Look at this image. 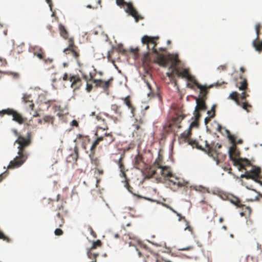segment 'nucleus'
Here are the masks:
<instances>
[{
  "label": "nucleus",
  "instance_id": "nucleus-1",
  "mask_svg": "<svg viewBox=\"0 0 262 262\" xmlns=\"http://www.w3.org/2000/svg\"><path fill=\"white\" fill-rule=\"evenodd\" d=\"M13 132L16 136H18L15 143L18 144L17 147L18 151L17 156L13 160L11 161L9 165H8V169L18 168L25 163L28 157V154L26 150V148L31 143V134L30 133H28L27 136L25 137L18 135L16 129H13Z\"/></svg>",
  "mask_w": 262,
  "mask_h": 262
},
{
  "label": "nucleus",
  "instance_id": "nucleus-2",
  "mask_svg": "<svg viewBox=\"0 0 262 262\" xmlns=\"http://www.w3.org/2000/svg\"><path fill=\"white\" fill-rule=\"evenodd\" d=\"M189 144L193 147L195 146L196 148L204 151L209 157H211L215 161L217 165L223 162L226 159V154L222 153L220 150L222 147V145L218 143L213 142L209 144L207 141H205V148L200 145L195 140L189 141Z\"/></svg>",
  "mask_w": 262,
  "mask_h": 262
},
{
  "label": "nucleus",
  "instance_id": "nucleus-3",
  "mask_svg": "<svg viewBox=\"0 0 262 262\" xmlns=\"http://www.w3.org/2000/svg\"><path fill=\"white\" fill-rule=\"evenodd\" d=\"M158 37H151L147 35H144L142 37V43L143 45H146V48L148 50V51L144 54V57L145 59H147L150 54L154 53L156 54V62L158 63L160 66L166 67L167 60L165 56L163 54L159 53L158 50L156 49V47L157 45L156 39H158Z\"/></svg>",
  "mask_w": 262,
  "mask_h": 262
},
{
  "label": "nucleus",
  "instance_id": "nucleus-4",
  "mask_svg": "<svg viewBox=\"0 0 262 262\" xmlns=\"http://www.w3.org/2000/svg\"><path fill=\"white\" fill-rule=\"evenodd\" d=\"M108 127L106 126L105 127L102 128L101 127H98L95 134L97 137L96 139L93 142L91 147V150H95L97 146L100 142H102L104 146H107L114 142L115 140V138L111 132L107 133V130Z\"/></svg>",
  "mask_w": 262,
  "mask_h": 262
},
{
  "label": "nucleus",
  "instance_id": "nucleus-5",
  "mask_svg": "<svg viewBox=\"0 0 262 262\" xmlns=\"http://www.w3.org/2000/svg\"><path fill=\"white\" fill-rule=\"evenodd\" d=\"M228 138L232 144L229 149L230 159L233 161V165L237 166L238 170L241 171L242 168H245L246 166L250 165V161L248 159H237V157L239 156V152L236 150V146L234 143V138L229 132H228Z\"/></svg>",
  "mask_w": 262,
  "mask_h": 262
},
{
  "label": "nucleus",
  "instance_id": "nucleus-6",
  "mask_svg": "<svg viewBox=\"0 0 262 262\" xmlns=\"http://www.w3.org/2000/svg\"><path fill=\"white\" fill-rule=\"evenodd\" d=\"M65 202L61 201L60 204L57 205V208L55 210L56 212L54 216L55 226L62 227L65 223V219L68 216L69 211L64 206Z\"/></svg>",
  "mask_w": 262,
  "mask_h": 262
},
{
  "label": "nucleus",
  "instance_id": "nucleus-7",
  "mask_svg": "<svg viewBox=\"0 0 262 262\" xmlns=\"http://www.w3.org/2000/svg\"><path fill=\"white\" fill-rule=\"evenodd\" d=\"M243 169L245 170L246 171L244 174L241 176V178H245L247 179H251L256 182H259L257 179L259 178V174L261 172L260 168L253 166L250 163V165L246 166L245 168H242L241 171Z\"/></svg>",
  "mask_w": 262,
  "mask_h": 262
},
{
  "label": "nucleus",
  "instance_id": "nucleus-8",
  "mask_svg": "<svg viewBox=\"0 0 262 262\" xmlns=\"http://www.w3.org/2000/svg\"><path fill=\"white\" fill-rule=\"evenodd\" d=\"M5 115L12 116V120L19 124H23L27 121L26 117H23L21 114L12 108H8L0 111L1 117H3Z\"/></svg>",
  "mask_w": 262,
  "mask_h": 262
},
{
  "label": "nucleus",
  "instance_id": "nucleus-9",
  "mask_svg": "<svg viewBox=\"0 0 262 262\" xmlns=\"http://www.w3.org/2000/svg\"><path fill=\"white\" fill-rule=\"evenodd\" d=\"M116 4L121 7H123L125 5L126 6L125 9V12L134 17L136 22H138L139 19L143 18L138 15V12L134 8L132 3H126L124 0H116Z\"/></svg>",
  "mask_w": 262,
  "mask_h": 262
},
{
  "label": "nucleus",
  "instance_id": "nucleus-10",
  "mask_svg": "<svg viewBox=\"0 0 262 262\" xmlns=\"http://www.w3.org/2000/svg\"><path fill=\"white\" fill-rule=\"evenodd\" d=\"M69 45L68 47L63 50V53L66 54L71 55L77 61L79 66L80 64L79 62V50L77 46L74 45V41L73 38H70L68 40Z\"/></svg>",
  "mask_w": 262,
  "mask_h": 262
},
{
  "label": "nucleus",
  "instance_id": "nucleus-11",
  "mask_svg": "<svg viewBox=\"0 0 262 262\" xmlns=\"http://www.w3.org/2000/svg\"><path fill=\"white\" fill-rule=\"evenodd\" d=\"M238 96V94L237 92H233L230 94L229 98L234 100L237 105L242 107V108L246 110L247 112H249L250 111L249 108H251L252 106L250 104H249L247 101L243 102H240Z\"/></svg>",
  "mask_w": 262,
  "mask_h": 262
},
{
  "label": "nucleus",
  "instance_id": "nucleus-12",
  "mask_svg": "<svg viewBox=\"0 0 262 262\" xmlns=\"http://www.w3.org/2000/svg\"><path fill=\"white\" fill-rule=\"evenodd\" d=\"M113 80V78L112 77L107 81H104L102 79H94L93 83H95L96 87L101 88L106 91L111 86Z\"/></svg>",
  "mask_w": 262,
  "mask_h": 262
},
{
  "label": "nucleus",
  "instance_id": "nucleus-13",
  "mask_svg": "<svg viewBox=\"0 0 262 262\" xmlns=\"http://www.w3.org/2000/svg\"><path fill=\"white\" fill-rule=\"evenodd\" d=\"M225 83V82H222V83L216 82L214 84L215 86H220L222 84ZM214 84H212L209 85L208 87H207L205 85H202L200 83H195V86H197L198 89L200 90V98H204V99H206V95L208 94L207 88H212Z\"/></svg>",
  "mask_w": 262,
  "mask_h": 262
},
{
  "label": "nucleus",
  "instance_id": "nucleus-14",
  "mask_svg": "<svg viewBox=\"0 0 262 262\" xmlns=\"http://www.w3.org/2000/svg\"><path fill=\"white\" fill-rule=\"evenodd\" d=\"M69 81L71 82V87L74 90L79 89L82 85L81 79L78 75L70 74Z\"/></svg>",
  "mask_w": 262,
  "mask_h": 262
},
{
  "label": "nucleus",
  "instance_id": "nucleus-15",
  "mask_svg": "<svg viewBox=\"0 0 262 262\" xmlns=\"http://www.w3.org/2000/svg\"><path fill=\"white\" fill-rule=\"evenodd\" d=\"M133 162L135 167L139 169L144 167L145 165L142 156L139 154L135 156Z\"/></svg>",
  "mask_w": 262,
  "mask_h": 262
},
{
  "label": "nucleus",
  "instance_id": "nucleus-16",
  "mask_svg": "<svg viewBox=\"0 0 262 262\" xmlns=\"http://www.w3.org/2000/svg\"><path fill=\"white\" fill-rule=\"evenodd\" d=\"M43 61V66L46 70L50 71L54 70L55 66L54 63V59L52 58H45L42 59Z\"/></svg>",
  "mask_w": 262,
  "mask_h": 262
},
{
  "label": "nucleus",
  "instance_id": "nucleus-17",
  "mask_svg": "<svg viewBox=\"0 0 262 262\" xmlns=\"http://www.w3.org/2000/svg\"><path fill=\"white\" fill-rule=\"evenodd\" d=\"M121 99L123 100L124 103L128 107V109L130 110L132 117H134L135 116L136 108L131 102L130 96H128Z\"/></svg>",
  "mask_w": 262,
  "mask_h": 262
},
{
  "label": "nucleus",
  "instance_id": "nucleus-18",
  "mask_svg": "<svg viewBox=\"0 0 262 262\" xmlns=\"http://www.w3.org/2000/svg\"><path fill=\"white\" fill-rule=\"evenodd\" d=\"M204 98H197L196 99V105L195 107V111H205L207 108Z\"/></svg>",
  "mask_w": 262,
  "mask_h": 262
},
{
  "label": "nucleus",
  "instance_id": "nucleus-19",
  "mask_svg": "<svg viewBox=\"0 0 262 262\" xmlns=\"http://www.w3.org/2000/svg\"><path fill=\"white\" fill-rule=\"evenodd\" d=\"M165 57L167 60V62L169 60L171 61L172 63L171 66H178V65L180 62V60L179 59V56L178 54H169L167 56H165Z\"/></svg>",
  "mask_w": 262,
  "mask_h": 262
},
{
  "label": "nucleus",
  "instance_id": "nucleus-20",
  "mask_svg": "<svg viewBox=\"0 0 262 262\" xmlns=\"http://www.w3.org/2000/svg\"><path fill=\"white\" fill-rule=\"evenodd\" d=\"M33 52L35 56H36L40 59L42 60L45 58V53L40 47L35 46L33 48Z\"/></svg>",
  "mask_w": 262,
  "mask_h": 262
},
{
  "label": "nucleus",
  "instance_id": "nucleus-21",
  "mask_svg": "<svg viewBox=\"0 0 262 262\" xmlns=\"http://www.w3.org/2000/svg\"><path fill=\"white\" fill-rule=\"evenodd\" d=\"M160 173L163 177H172V173L168 166H162Z\"/></svg>",
  "mask_w": 262,
  "mask_h": 262
},
{
  "label": "nucleus",
  "instance_id": "nucleus-22",
  "mask_svg": "<svg viewBox=\"0 0 262 262\" xmlns=\"http://www.w3.org/2000/svg\"><path fill=\"white\" fill-rule=\"evenodd\" d=\"M240 78L242 80V81L238 82L236 84V86L238 88L239 90H245L247 88L248 83L245 78H243L242 76Z\"/></svg>",
  "mask_w": 262,
  "mask_h": 262
},
{
  "label": "nucleus",
  "instance_id": "nucleus-23",
  "mask_svg": "<svg viewBox=\"0 0 262 262\" xmlns=\"http://www.w3.org/2000/svg\"><path fill=\"white\" fill-rule=\"evenodd\" d=\"M111 110L114 113L119 117H121L123 114V112L121 109V106H119L116 104L111 105Z\"/></svg>",
  "mask_w": 262,
  "mask_h": 262
},
{
  "label": "nucleus",
  "instance_id": "nucleus-24",
  "mask_svg": "<svg viewBox=\"0 0 262 262\" xmlns=\"http://www.w3.org/2000/svg\"><path fill=\"white\" fill-rule=\"evenodd\" d=\"M252 45L256 51L258 52L262 51V40L260 41V39H254L252 41Z\"/></svg>",
  "mask_w": 262,
  "mask_h": 262
},
{
  "label": "nucleus",
  "instance_id": "nucleus-25",
  "mask_svg": "<svg viewBox=\"0 0 262 262\" xmlns=\"http://www.w3.org/2000/svg\"><path fill=\"white\" fill-rule=\"evenodd\" d=\"M94 152L95 150H93V151L91 150V154L89 156L90 157L92 164L95 165V167H98L100 165L99 160L97 157H95Z\"/></svg>",
  "mask_w": 262,
  "mask_h": 262
},
{
  "label": "nucleus",
  "instance_id": "nucleus-26",
  "mask_svg": "<svg viewBox=\"0 0 262 262\" xmlns=\"http://www.w3.org/2000/svg\"><path fill=\"white\" fill-rule=\"evenodd\" d=\"M93 250L90 248L87 249V255L90 259H94V260L90 262H97L96 258L99 256V253L93 252Z\"/></svg>",
  "mask_w": 262,
  "mask_h": 262
},
{
  "label": "nucleus",
  "instance_id": "nucleus-27",
  "mask_svg": "<svg viewBox=\"0 0 262 262\" xmlns=\"http://www.w3.org/2000/svg\"><path fill=\"white\" fill-rule=\"evenodd\" d=\"M59 30L60 36L64 39H68V32L66 29L65 28L64 26L62 24H60L59 25Z\"/></svg>",
  "mask_w": 262,
  "mask_h": 262
},
{
  "label": "nucleus",
  "instance_id": "nucleus-28",
  "mask_svg": "<svg viewBox=\"0 0 262 262\" xmlns=\"http://www.w3.org/2000/svg\"><path fill=\"white\" fill-rule=\"evenodd\" d=\"M230 202L235 205L237 207L239 208L243 207L244 204H243L240 200L236 197V196H232L231 198L229 199Z\"/></svg>",
  "mask_w": 262,
  "mask_h": 262
},
{
  "label": "nucleus",
  "instance_id": "nucleus-29",
  "mask_svg": "<svg viewBox=\"0 0 262 262\" xmlns=\"http://www.w3.org/2000/svg\"><path fill=\"white\" fill-rule=\"evenodd\" d=\"M239 208L242 209V211L240 213V214L242 216L250 215L251 213V209L250 207L246 206L245 205H244L243 207Z\"/></svg>",
  "mask_w": 262,
  "mask_h": 262
},
{
  "label": "nucleus",
  "instance_id": "nucleus-30",
  "mask_svg": "<svg viewBox=\"0 0 262 262\" xmlns=\"http://www.w3.org/2000/svg\"><path fill=\"white\" fill-rule=\"evenodd\" d=\"M199 121H197V120H194L190 124V126H189V129H188V134L186 135L185 136V140L188 137V136L191 134V129L193 127H198L199 126Z\"/></svg>",
  "mask_w": 262,
  "mask_h": 262
},
{
  "label": "nucleus",
  "instance_id": "nucleus-31",
  "mask_svg": "<svg viewBox=\"0 0 262 262\" xmlns=\"http://www.w3.org/2000/svg\"><path fill=\"white\" fill-rule=\"evenodd\" d=\"M262 28V23H258L255 25V29L256 34V37L255 39H260V35L261 34L260 29Z\"/></svg>",
  "mask_w": 262,
  "mask_h": 262
},
{
  "label": "nucleus",
  "instance_id": "nucleus-32",
  "mask_svg": "<svg viewBox=\"0 0 262 262\" xmlns=\"http://www.w3.org/2000/svg\"><path fill=\"white\" fill-rule=\"evenodd\" d=\"M135 128H136V129L134 132V134H137L138 133H139L140 137L144 136V130L142 128H141L140 127V126L139 125H135Z\"/></svg>",
  "mask_w": 262,
  "mask_h": 262
},
{
  "label": "nucleus",
  "instance_id": "nucleus-33",
  "mask_svg": "<svg viewBox=\"0 0 262 262\" xmlns=\"http://www.w3.org/2000/svg\"><path fill=\"white\" fill-rule=\"evenodd\" d=\"M22 99L23 101L25 103L33 101L32 96L30 94H24Z\"/></svg>",
  "mask_w": 262,
  "mask_h": 262
},
{
  "label": "nucleus",
  "instance_id": "nucleus-34",
  "mask_svg": "<svg viewBox=\"0 0 262 262\" xmlns=\"http://www.w3.org/2000/svg\"><path fill=\"white\" fill-rule=\"evenodd\" d=\"M169 68L172 69V72H173L174 75H176L178 77H180L179 73H180V71L178 68V66H170Z\"/></svg>",
  "mask_w": 262,
  "mask_h": 262
},
{
  "label": "nucleus",
  "instance_id": "nucleus-35",
  "mask_svg": "<svg viewBox=\"0 0 262 262\" xmlns=\"http://www.w3.org/2000/svg\"><path fill=\"white\" fill-rule=\"evenodd\" d=\"M189 74V73L188 70L186 69H184L181 71H180V73H179V75L180 77L186 78L188 76V75Z\"/></svg>",
  "mask_w": 262,
  "mask_h": 262
},
{
  "label": "nucleus",
  "instance_id": "nucleus-36",
  "mask_svg": "<svg viewBox=\"0 0 262 262\" xmlns=\"http://www.w3.org/2000/svg\"><path fill=\"white\" fill-rule=\"evenodd\" d=\"M153 166L155 168L161 169L162 167L161 165V160L160 158L157 159L154 163Z\"/></svg>",
  "mask_w": 262,
  "mask_h": 262
},
{
  "label": "nucleus",
  "instance_id": "nucleus-37",
  "mask_svg": "<svg viewBox=\"0 0 262 262\" xmlns=\"http://www.w3.org/2000/svg\"><path fill=\"white\" fill-rule=\"evenodd\" d=\"M43 121L45 122H51L53 124L54 121V117L49 115H46L43 117Z\"/></svg>",
  "mask_w": 262,
  "mask_h": 262
},
{
  "label": "nucleus",
  "instance_id": "nucleus-38",
  "mask_svg": "<svg viewBox=\"0 0 262 262\" xmlns=\"http://www.w3.org/2000/svg\"><path fill=\"white\" fill-rule=\"evenodd\" d=\"M185 118V116L183 115H179V116H177V117H174L173 118V121L175 123L178 124L180 123L182 120Z\"/></svg>",
  "mask_w": 262,
  "mask_h": 262
},
{
  "label": "nucleus",
  "instance_id": "nucleus-39",
  "mask_svg": "<svg viewBox=\"0 0 262 262\" xmlns=\"http://www.w3.org/2000/svg\"><path fill=\"white\" fill-rule=\"evenodd\" d=\"M102 245V243L100 240H97L96 242H94L93 243V245L91 248H90L91 249L94 250L97 247H100Z\"/></svg>",
  "mask_w": 262,
  "mask_h": 262
},
{
  "label": "nucleus",
  "instance_id": "nucleus-40",
  "mask_svg": "<svg viewBox=\"0 0 262 262\" xmlns=\"http://www.w3.org/2000/svg\"><path fill=\"white\" fill-rule=\"evenodd\" d=\"M155 262H171L169 260L164 259L161 256H157L155 257ZM145 262H147V260H145Z\"/></svg>",
  "mask_w": 262,
  "mask_h": 262
},
{
  "label": "nucleus",
  "instance_id": "nucleus-41",
  "mask_svg": "<svg viewBox=\"0 0 262 262\" xmlns=\"http://www.w3.org/2000/svg\"><path fill=\"white\" fill-rule=\"evenodd\" d=\"M125 187L127 188L128 191H129L133 195H137V194L134 192L133 188L129 185V182L127 180L125 183Z\"/></svg>",
  "mask_w": 262,
  "mask_h": 262
},
{
  "label": "nucleus",
  "instance_id": "nucleus-42",
  "mask_svg": "<svg viewBox=\"0 0 262 262\" xmlns=\"http://www.w3.org/2000/svg\"><path fill=\"white\" fill-rule=\"evenodd\" d=\"M71 156L72 157L74 160L76 161L78 157V149L77 147L74 148V151L73 154L71 155Z\"/></svg>",
  "mask_w": 262,
  "mask_h": 262
},
{
  "label": "nucleus",
  "instance_id": "nucleus-43",
  "mask_svg": "<svg viewBox=\"0 0 262 262\" xmlns=\"http://www.w3.org/2000/svg\"><path fill=\"white\" fill-rule=\"evenodd\" d=\"M188 81L192 82L195 85V83H199L195 79L194 77L191 76L190 74L188 75V76L186 78Z\"/></svg>",
  "mask_w": 262,
  "mask_h": 262
},
{
  "label": "nucleus",
  "instance_id": "nucleus-44",
  "mask_svg": "<svg viewBox=\"0 0 262 262\" xmlns=\"http://www.w3.org/2000/svg\"><path fill=\"white\" fill-rule=\"evenodd\" d=\"M118 165H119V167L120 169V171L121 170H125V167H124V165L122 162V158L121 157L119 160H118Z\"/></svg>",
  "mask_w": 262,
  "mask_h": 262
},
{
  "label": "nucleus",
  "instance_id": "nucleus-45",
  "mask_svg": "<svg viewBox=\"0 0 262 262\" xmlns=\"http://www.w3.org/2000/svg\"><path fill=\"white\" fill-rule=\"evenodd\" d=\"M104 173L103 170L102 168L98 167L95 168V173L99 175H102Z\"/></svg>",
  "mask_w": 262,
  "mask_h": 262
},
{
  "label": "nucleus",
  "instance_id": "nucleus-46",
  "mask_svg": "<svg viewBox=\"0 0 262 262\" xmlns=\"http://www.w3.org/2000/svg\"><path fill=\"white\" fill-rule=\"evenodd\" d=\"M193 114H194V120H197L199 121V120L201 116V115L199 113V111H195V110Z\"/></svg>",
  "mask_w": 262,
  "mask_h": 262
},
{
  "label": "nucleus",
  "instance_id": "nucleus-47",
  "mask_svg": "<svg viewBox=\"0 0 262 262\" xmlns=\"http://www.w3.org/2000/svg\"><path fill=\"white\" fill-rule=\"evenodd\" d=\"M0 239L5 241L7 242H9L10 241V238L8 237L5 236V234L1 231H0Z\"/></svg>",
  "mask_w": 262,
  "mask_h": 262
},
{
  "label": "nucleus",
  "instance_id": "nucleus-48",
  "mask_svg": "<svg viewBox=\"0 0 262 262\" xmlns=\"http://www.w3.org/2000/svg\"><path fill=\"white\" fill-rule=\"evenodd\" d=\"M215 115V114H214L213 113L212 114L210 115L209 117H206L205 118V120H204L205 124H207L209 123V122L210 121L211 119L213 118V117H214Z\"/></svg>",
  "mask_w": 262,
  "mask_h": 262
},
{
  "label": "nucleus",
  "instance_id": "nucleus-49",
  "mask_svg": "<svg viewBox=\"0 0 262 262\" xmlns=\"http://www.w3.org/2000/svg\"><path fill=\"white\" fill-rule=\"evenodd\" d=\"M54 233L56 235L59 236V235H62L63 233V232L61 229H60L59 228H57L55 229V230L54 231Z\"/></svg>",
  "mask_w": 262,
  "mask_h": 262
},
{
  "label": "nucleus",
  "instance_id": "nucleus-50",
  "mask_svg": "<svg viewBox=\"0 0 262 262\" xmlns=\"http://www.w3.org/2000/svg\"><path fill=\"white\" fill-rule=\"evenodd\" d=\"M82 77H83V78L87 81V82H88V81H90V80H93V76L90 74V78L89 79L88 78V76L85 75V74H83L82 75Z\"/></svg>",
  "mask_w": 262,
  "mask_h": 262
},
{
  "label": "nucleus",
  "instance_id": "nucleus-51",
  "mask_svg": "<svg viewBox=\"0 0 262 262\" xmlns=\"http://www.w3.org/2000/svg\"><path fill=\"white\" fill-rule=\"evenodd\" d=\"M186 225H187V226L185 228V230H188L191 233H193V229L191 226H189L188 222H186Z\"/></svg>",
  "mask_w": 262,
  "mask_h": 262
},
{
  "label": "nucleus",
  "instance_id": "nucleus-52",
  "mask_svg": "<svg viewBox=\"0 0 262 262\" xmlns=\"http://www.w3.org/2000/svg\"><path fill=\"white\" fill-rule=\"evenodd\" d=\"M248 96H249V95L246 94V93L244 92L241 94L240 98L242 100H246V98Z\"/></svg>",
  "mask_w": 262,
  "mask_h": 262
},
{
  "label": "nucleus",
  "instance_id": "nucleus-53",
  "mask_svg": "<svg viewBox=\"0 0 262 262\" xmlns=\"http://www.w3.org/2000/svg\"><path fill=\"white\" fill-rule=\"evenodd\" d=\"M233 137L234 138V143L235 144V146H236V145L237 144H242L243 143V140L242 139H238L237 141L236 140V137L234 135H232Z\"/></svg>",
  "mask_w": 262,
  "mask_h": 262
},
{
  "label": "nucleus",
  "instance_id": "nucleus-54",
  "mask_svg": "<svg viewBox=\"0 0 262 262\" xmlns=\"http://www.w3.org/2000/svg\"><path fill=\"white\" fill-rule=\"evenodd\" d=\"M215 107H216V105H213L212 106V107H211V109L210 111H208L207 112V114L208 115H210L211 113H212V114L214 113L215 114Z\"/></svg>",
  "mask_w": 262,
  "mask_h": 262
},
{
  "label": "nucleus",
  "instance_id": "nucleus-55",
  "mask_svg": "<svg viewBox=\"0 0 262 262\" xmlns=\"http://www.w3.org/2000/svg\"><path fill=\"white\" fill-rule=\"evenodd\" d=\"M194 249V247L193 246H189V247H187L186 248H181V249H180L179 250H182V251H185V250H193Z\"/></svg>",
  "mask_w": 262,
  "mask_h": 262
},
{
  "label": "nucleus",
  "instance_id": "nucleus-56",
  "mask_svg": "<svg viewBox=\"0 0 262 262\" xmlns=\"http://www.w3.org/2000/svg\"><path fill=\"white\" fill-rule=\"evenodd\" d=\"M92 88H93L92 85L91 84H89L88 83H87L86 88V91L88 92H90L92 91Z\"/></svg>",
  "mask_w": 262,
  "mask_h": 262
},
{
  "label": "nucleus",
  "instance_id": "nucleus-57",
  "mask_svg": "<svg viewBox=\"0 0 262 262\" xmlns=\"http://www.w3.org/2000/svg\"><path fill=\"white\" fill-rule=\"evenodd\" d=\"M120 171H121V174H120L121 176L125 178V181L126 180L128 181V180L126 178V174L125 173V170H121Z\"/></svg>",
  "mask_w": 262,
  "mask_h": 262
},
{
  "label": "nucleus",
  "instance_id": "nucleus-58",
  "mask_svg": "<svg viewBox=\"0 0 262 262\" xmlns=\"http://www.w3.org/2000/svg\"><path fill=\"white\" fill-rule=\"evenodd\" d=\"M69 77H70V75H69L67 73H64L63 75V81L69 80Z\"/></svg>",
  "mask_w": 262,
  "mask_h": 262
},
{
  "label": "nucleus",
  "instance_id": "nucleus-59",
  "mask_svg": "<svg viewBox=\"0 0 262 262\" xmlns=\"http://www.w3.org/2000/svg\"><path fill=\"white\" fill-rule=\"evenodd\" d=\"M218 70L220 71H225L227 69L226 65H221L218 67Z\"/></svg>",
  "mask_w": 262,
  "mask_h": 262
},
{
  "label": "nucleus",
  "instance_id": "nucleus-60",
  "mask_svg": "<svg viewBox=\"0 0 262 262\" xmlns=\"http://www.w3.org/2000/svg\"><path fill=\"white\" fill-rule=\"evenodd\" d=\"M7 174H8V172L7 171H6L4 173H2L0 175V181H1L3 180V179H4L5 177H6Z\"/></svg>",
  "mask_w": 262,
  "mask_h": 262
},
{
  "label": "nucleus",
  "instance_id": "nucleus-61",
  "mask_svg": "<svg viewBox=\"0 0 262 262\" xmlns=\"http://www.w3.org/2000/svg\"><path fill=\"white\" fill-rule=\"evenodd\" d=\"M29 103V104H28V107H29V108L31 111L33 110L34 107V103H33V101L30 102H29V103Z\"/></svg>",
  "mask_w": 262,
  "mask_h": 262
},
{
  "label": "nucleus",
  "instance_id": "nucleus-62",
  "mask_svg": "<svg viewBox=\"0 0 262 262\" xmlns=\"http://www.w3.org/2000/svg\"><path fill=\"white\" fill-rule=\"evenodd\" d=\"M71 125H73V126H75L76 127H77L78 126V122L76 120H73L71 122Z\"/></svg>",
  "mask_w": 262,
  "mask_h": 262
},
{
  "label": "nucleus",
  "instance_id": "nucleus-63",
  "mask_svg": "<svg viewBox=\"0 0 262 262\" xmlns=\"http://www.w3.org/2000/svg\"><path fill=\"white\" fill-rule=\"evenodd\" d=\"M167 76L169 78H172V77H173L174 76V75L173 74V72H172V71H171V72L167 73Z\"/></svg>",
  "mask_w": 262,
  "mask_h": 262
},
{
  "label": "nucleus",
  "instance_id": "nucleus-64",
  "mask_svg": "<svg viewBox=\"0 0 262 262\" xmlns=\"http://www.w3.org/2000/svg\"><path fill=\"white\" fill-rule=\"evenodd\" d=\"M119 50L120 52H122L123 53L125 52V50L123 49L122 45H120L118 46Z\"/></svg>",
  "mask_w": 262,
  "mask_h": 262
}]
</instances>
